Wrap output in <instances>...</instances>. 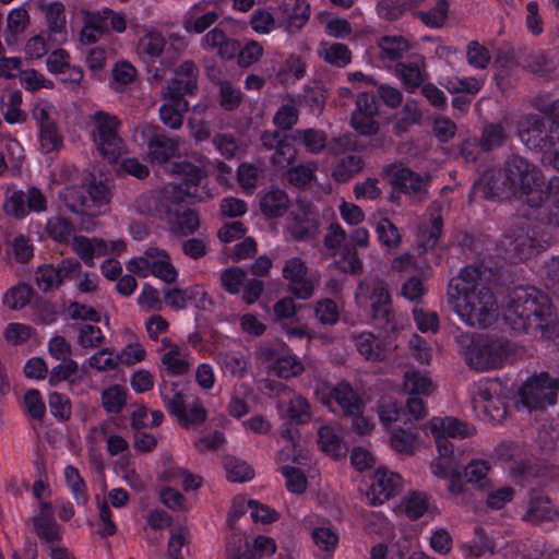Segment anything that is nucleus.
Returning a JSON list of instances; mask_svg holds the SVG:
<instances>
[{
    "mask_svg": "<svg viewBox=\"0 0 559 559\" xmlns=\"http://www.w3.org/2000/svg\"><path fill=\"white\" fill-rule=\"evenodd\" d=\"M214 168L215 165L206 158L186 162L182 167L176 164L173 170L185 175L186 181L139 195L133 203V210L174 235L193 234L200 227V219L195 211L185 206L183 198L198 202L212 199L215 193L200 185Z\"/></svg>",
    "mask_w": 559,
    "mask_h": 559,
    "instance_id": "1",
    "label": "nucleus"
},
{
    "mask_svg": "<svg viewBox=\"0 0 559 559\" xmlns=\"http://www.w3.org/2000/svg\"><path fill=\"white\" fill-rule=\"evenodd\" d=\"M448 298L457 317L469 326L485 328L498 317L497 300L481 282L477 266H465L451 278Z\"/></svg>",
    "mask_w": 559,
    "mask_h": 559,
    "instance_id": "2",
    "label": "nucleus"
},
{
    "mask_svg": "<svg viewBox=\"0 0 559 559\" xmlns=\"http://www.w3.org/2000/svg\"><path fill=\"white\" fill-rule=\"evenodd\" d=\"M502 316L511 329L527 332L535 338L557 336L558 325L550 300L534 287L515 288L503 307Z\"/></svg>",
    "mask_w": 559,
    "mask_h": 559,
    "instance_id": "3",
    "label": "nucleus"
},
{
    "mask_svg": "<svg viewBox=\"0 0 559 559\" xmlns=\"http://www.w3.org/2000/svg\"><path fill=\"white\" fill-rule=\"evenodd\" d=\"M542 188L543 177L538 169L524 158L513 156L506 163L501 187L488 194L501 199L516 197L536 206L543 201Z\"/></svg>",
    "mask_w": 559,
    "mask_h": 559,
    "instance_id": "4",
    "label": "nucleus"
},
{
    "mask_svg": "<svg viewBox=\"0 0 559 559\" xmlns=\"http://www.w3.org/2000/svg\"><path fill=\"white\" fill-rule=\"evenodd\" d=\"M461 354L466 364L480 371L503 367L511 358V344L499 337L479 335L474 338L462 336Z\"/></svg>",
    "mask_w": 559,
    "mask_h": 559,
    "instance_id": "5",
    "label": "nucleus"
},
{
    "mask_svg": "<svg viewBox=\"0 0 559 559\" xmlns=\"http://www.w3.org/2000/svg\"><path fill=\"white\" fill-rule=\"evenodd\" d=\"M316 395L328 407H332L333 402H336L345 415L353 417L352 427L356 433L365 436L372 431L373 423L361 416L362 403L349 383L340 382L331 385L322 382L317 386Z\"/></svg>",
    "mask_w": 559,
    "mask_h": 559,
    "instance_id": "6",
    "label": "nucleus"
},
{
    "mask_svg": "<svg viewBox=\"0 0 559 559\" xmlns=\"http://www.w3.org/2000/svg\"><path fill=\"white\" fill-rule=\"evenodd\" d=\"M119 121L116 117L98 111L91 116L88 130L98 152L109 162H116L126 153L123 140L118 135Z\"/></svg>",
    "mask_w": 559,
    "mask_h": 559,
    "instance_id": "7",
    "label": "nucleus"
},
{
    "mask_svg": "<svg viewBox=\"0 0 559 559\" xmlns=\"http://www.w3.org/2000/svg\"><path fill=\"white\" fill-rule=\"evenodd\" d=\"M356 300L360 306H366L369 300L374 318L384 320L392 333H397L407 325V318L403 314L390 318V295L382 284L373 280L359 284Z\"/></svg>",
    "mask_w": 559,
    "mask_h": 559,
    "instance_id": "8",
    "label": "nucleus"
},
{
    "mask_svg": "<svg viewBox=\"0 0 559 559\" xmlns=\"http://www.w3.org/2000/svg\"><path fill=\"white\" fill-rule=\"evenodd\" d=\"M559 392V380L542 372L530 377L521 386L520 405L518 406L532 411L544 409L557 401Z\"/></svg>",
    "mask_w": 559,
    "mask_h": 559,
    "instance_id": "9",
    "label": "nucleus"
},
{
    "mask_svg": "<svg viewBox=\"0 0 559 559\" xmlns=\"http://www.w3.org/2000/svg\"><path fill=\"white\" fill-rule=\"evenodd\" d=\"M132 140L138 145L147 144V158L152 164H165L176 155L179 141L167 138L159 128L151 123H141L132 131Z\"/></svg>",
    "mask_w": 559,
    "mask_h": 559,
    "instance_id": "10",
    "label": "nucleus"
},
{
    "mask_svg": "<svg viewBox=\"0 0 559 559\" xmlns=\"http://www.w3.org/2000/svg\"><path fill=\"white\" fill-rule=\"evenodd\" d=\"M500 391L501 383L498 380L481 379L476 382L471 391L474 409L492 421L504 419L507 411Z\"/></svg>",
    "mask_w": 559,
    "mask_h": 559,
    "instance_id": "11",
    "label": "nucleus"
},
{
    "mask_svg": "<svg viewBox=\"0 0 559 559\" xmlns=\"http://www.w3.org/2000/svg\"><path fill=\"white\" fill-rule=\"evenodd\" d=\"M127 269L141 277L154 275L166 283L174 282L178 275L167 252L157 248H150L143 255L130 259Z\"/></svg>",
    "mask_w": 559,
    "mask_h": 559,
    "instance_id": "12",
    "label": "nucleus"
},
{
    "mask_svg": "<svg viewBox=\"0 0 559 559\" xmlns=\"http://www.w3.org/2000/svg\"><path fill=\"white\" fill-rule=\"evenodd\" d=\"M257 360L267 373L286 380L304 371V365L295 354L290 352H280L269 346L259 348Z\"/></svg>",
    "mask_w": 559,
    "mask_h": 559,
    "instance_id": "13",
    "label": "nucleus"
},
{
    "mask_svg": "<svg viewBox=\"0 0 559 559\" xmlns=\"http://www.w3.org/2000/svg\"><path fill=\"white\" fill-rule=\"evenodd\" d=\"M282 275L288 290L298 299H309L318 285V277L309 274L306 263L297 257L285 261Z\"/></svg>",
    "mask_w": 559,
    "mask_h": 559,
    "instance_id": "14",
    "label": "nucleus"
},
{
    "mask_svg": "<svg viewBox=\"0 0 559 559\" xmlns=\"http://www.w3.org/2000/svg\"><path fill=\"white\" fill-rule=\"evenodd\" d=\"M438 454L429 463L432 476L448 480V489L453 495H460L464 490L461 480L459 461L454 455V447L436 445Z\"/></svg>",
    "mask_w": 559,
    "mask_h": 559,
    "instance_id": "15",
    "label": "nucleus"
},
{
    "mask_svg": "<svg viewBox=\"0 0 559 559\" xmlns=\"http://www.w3.org/2000/svg\"><path fill=\"white\" fill-rule=\"evenodd\" d=\"M425 429L432 436L436 445L441 447H454L450 439H464L475 433L472 426L450 416L431 418Z\"/></svg>",
    "mask_w": 559,
    "mask_h": 559,
    "instance_id": "16",
    "label": "nucleus"
},
{
    "mask_svg": "<svg viewBox=\"0 0 559 559\" xmlns=\"http://www.w3.org/2000/svg\"><path fill=\"white\" fill-rule=\"evenodd\" d=\"M47 200L41 191L35 187L26 192L9 189L5 194L4 211L17 218L25 217L29 212H43L46 210Z\"/></svg>",
    "mask_w": 559,
    "mask_h": 559,
    "instance_id": "17",
    "label": "nucleus"
},
{
    "mask_svg": "<svg viewBox=\"0 0 559 559\" xmlns=\"http://www.w3.org/2000/svg\"><path fill=\"white\" fill-rule=\"evenodd\" d=\"M72 248L87 266H94V259L108 254H120L126 250V243L120 240L106 242L98 238L74 237Z\"/></svg>",
    "mask_w": 559,
    "mask_h": 559,
    "instance_id": "18",
    "label": "nucleus"
},
{
    "mask_svg": "<svg viewBox=\"0 0 559 559\" xmlns=\"http://www.w3.org/2000/svg\"><path fill=\"white\" fill-rule=\"evenodd\" d=\"M158 352L162 370L167 374L183 376L190 370L193 362L192 357L169 337L160 340Z\"/></svg>",
    "mask_w": 559,
    "mask_h": 559,
    "instance_id": "19",
    "label": "nucleus"
},
{
    "mask_svg": "<svg viewBox=\"0 0 559 559\" xmlns=\"http://www.w3.org/2000/svg\"><path fill=\"white\" fill-rule=\"evenodd\" d=\"M402 485L401 476L385 467H379L372 475V481L367 492L370 504H382L393 497Z\"/></svg>",
    "mask_w": 559,
    "mask_h": 559,
    "instance_id": "20",
    "label": "nucleus"
},
{
    "mask_svg": "<svg viewBox=\"0 0 559 559\" xmlns=\"http://www.w3.org/2000/svg\"><path fill=\"white\" fill-rule=\"evenodd\" d=\"M378 112L376 98L367 93L358 95L356 108L350 118L353 129L361 135H371L378 131L374 117Z\"/></svg>",
    "mask_w": 559,
    "mask_h": 559,
    "instance_id": "21",
    "label": "nucleus"
},
{
    "mask_svg": "<svg viewBox=\"0 0 559 559\" xmlns=\"http://www.w3.org/2000/svg\"><path fill=\"white\" fill-rule=\"evenodd\" d=\"M197 69L192 62H183L176 74V78L171 79L166 88L163 91V96L166 100L179 102L187 95L193 94L195 88Z\"/></svg>",
    "mask_w": 559,
    "mask_h": 559,
    "instance_id": "22",
    "label": "nucleus"
},
{
    "mask_svg": "<svg viewBox=\"0 0 559 559\" xmlns=\"http://www.w3.org/2000/svg\"><path fill=\"white\" fill-rule=\"evenodd\" d=\"M81 264L76 260H63L58 267L43 265L36 272V283L43 290H49L57 287L67 277H71L79 272Z\"/></svg>",
    "mask_w": 559,
    "mask_h": 559,
    "instance_id": "23",
    "label": "nucleus"
},
{
    "mask_svg": "<svg viewBox=\"0 0 559 559\" xmlns=\"http://www.w3.org/2000/svg\"><path fill=\"white\" fill-rule=\"evenodd\" d=\"M33 530L38 538L46 544L56 545L61 538L59 525L53 518L52 506L39 502V512L32 519Z\"/></svg>",
    "mask_w": 559,
    "mask_h": 559,
    "instance_id": "24",
    "label": "nucleus"
},
{
    "mask_svg": "<svg viewBox=\"0 0 559 559\" xmlns=\"http://www.w3.org/2000/svg\"><path fill=\"white\" fill-rule=\"evenodd\" d=\"M209 1H199L188 9L183 17V27L187 32L203 33L219 17V13L210 9Z\"/></svg>",
    "mask_w": 559,
    "mask_h": 559,
    "instance_id": "25",
    "label": "nucleus"
},
{
    "mask_svg": "<svg viewBox=\"0 0 559 559\" xmlns=\"http://www.w3.org/2000/svg\"><path fill=\"white\" fill-rule=\"evenodd\" d=\"M278 12L286 31L294 33L304 27L310 17V4L306 0H282Z\"/></svg>",
    "mask_w": 559,
    "mask_h": 559,
    "instance_id": "26",
    "label": "nucleus"
},
{
    "mask_svg": "<svg viewBox=\"0 0 559 559\" xmlns=\"http://www.w3.org/2000/svg\"><path fill=\"white\" fill-rule=\"evenodd\" d=\"M356 346L359 354L370 361L384 360L396 348L394 341H379L371 333L366 332L358 335Z\"/></svg>",
    "mask_w": 559,
    "mask_h": 559,
    "instance_id": "27",
    "label": "nucleus"
},
{
    "mask_svg": "<svg viewBox=\"0 0 559 559\" xmlns=\"http://www.w3.org/2000/svg\"><path fill=\"white\" fill-rule=\"evenodd\" d=\"M201 46L205 50H213L223 59H233L239 50V41L228 37L224 31L214 27L201 39Z\"/></svg>",
    "mask_w": 559,
    "mask_h": 559,
    "instance_id": "28",
    "label": "nucleus"
},
{
    "mask_svg": "<svg viewBox=\"0 0 559 559\" xmlns=\"http://www.w3.org/2000/svg\"><path fill=\"white\" fill-rule=\"evenodd\" d=\"M385 174L391 183L405 193L420 192L426 185L425 178L401 165L386 167Z\"/></svg>",
    "mask_w": 559,
    "mask_h": 559,
    "instance_id": "29",
    "label": "nucleus"
},
{
    "mask_svg": "<svg viewBox=\"0 0 559 559\" xmlns=\"http://www.w3.org/2000/svg\"><path fill=\"white\" fill-rule=\"evenodd\" d=\"M281 441L284 443L277 453L280 462L304 464L308 460V453L299 444V432L295 428L285 427L281 431Z\"/></svg>",
    "mask_w": 559,
    "mask_h": 559,
    "instance_id": "30",
    "label": "nucleus"
},
{
    "mask_svg": "<svg viewBox=\"0 0 559 559\" xmlns=\"http://www.w3.org/2000/svg\"><path fill=\"white\" fill-rule=\"evenodd\" d=\"M319 223L311 210H300L288 218L287 231L297 240H306L317 235Z\"/></svg>",
    "mask_w": 559,
    "mask_h": 559,
    "instance_id": "31",
    "label": "nucleus"
},
{
    "mask_svg": "<svg viewBox=\"0 0 559 559\" xmlns=\"http://www.w3.org/2000/svg\"><path fill=\"white\" fill-rule=\"evenodd\" d=\"M46 19L48 24V40L52 45H61L67 41L66 16L63 5L59 2L46 7Z\"/></svg>",
    "mask_w": 559,
    "mask_h": 559,
    "instance_id": "32",
    "label": "nucleus"
},
{
    "mask_svg": "<svg viewBox=\"0 0 559 559\" xmlns=\"http://www.w3.org/2000/svg\"><path fill=\"white\" fill-rule=\"evenodd\" d=\"M318 448L334 459L344 455L345 449L342 443L338 428L332 425H322L319 427Z\"/></svg>",
    "mask_w": 559,
    "mask_h": 559,
    "instance_id": "33",
    "label": "nucleus"
},
{
    "mask_svg": "<svg viewBox=\"0 0 559 559\" xmlns=\"http://www.w3.org/2000/svg\"><path fill=\"white\" fill-rule=\"evenodd\" d=\"M85 373V368L80 367L74 360L63 359L61 364L51 369L49 383L53 386L62 381H67L69 384H76L83 381Z\"/></svg>",
    "mask_w": 559,
    "mask_h": 559,
    "instance_id": "34",
    "label": "nucleus"
},
{
    "mask_svg": "<svg viewBox=\"0 0 559 559\" xmlns=\"http://www.w3.org/2000/svg\"><path fill=\"white\" fill-rule=\"evenodd\" d=\"M259 205L265 216L277 217L283 215L287 210L288 198L283 190L271 188L260 194Z\"/></svg>",
    "mask_w": 559,
    "mask_h": 559,
    "instance_id": "35",
    "label": "nucleus"
},
{
    "mask_svg": "<svg viewBox=\"0 0 559 559\" xmlns=\"http://www.w3.org/2000/svg\"><path fill=\"white\" fill-rule=\"evenodd\" d=\"M22 93L19 90H7L0 96V109L7 122L25 121V112L21 109Z\"/></svg>",
    "mask_w": 559,
    "mask_h": 559,
    "instance_id": "36",
    "label": "nucleus"
},
{
    "mask_svg": "<svg viewBox=\"0 0 559 559\" xmlns=\"http://www.w3.org/2000/svg\"><path fill=\"white\" fill-rule=\"evenodd\" d=\"M87 194L88 197L84 198L85 214L98 215L104 213L109 202V186L103 181L91 183Z\"/></svg>",
    "mask_w": 559,
    "mask_h": 559,
    "instance_id": "37",
    "label": "nucleus"
},
{
    "mask_svg": "<svg viewBox=\"0 0 559 559\" xmlns=\"http://www.w3.org/2000/svg\"><path fill=\"white\" fill-rule=\"evenodd\" d=\"M373 226L380 247L386 252H394L402 241L399 228L386 217L377 221Z\"/></svg>",
    "mask_w": 559,
    "mask_h": 559,
    "instance_id": "38",
    "label": "nucleus"
},
{
    "mask_svg": "<svg viewBox=\"0 0 559 559\" xmlns=\"http://www.w3.org/2000/svg\"><path fill=\"white\" fill-rule=\"evenodd\" d=\"M311 537L320 551V559H332L338 544V534L331 526H318L313 528Z\"/></svg>",
    "mask_w": 559,
    "mask_h": 559,
    "instance_id": "39",
    "label": "nucleus"
},
{
    "mask_svg": "<svg viewBox=\"0 0 559 559\" xmlns=\"http://www.w3.org/2000/svg\"><path fill=\"white\" fill-rule=\"evenodd\" d=\"M408 40L402 36L389 35L379 40L380 58L383 61H396L409 50Z\"/></svg>",
    "mask_w": 559,
    "mask_h": 559,
    "instance_id": "40",
    "label": "nucleus"
},
{
    "mask_svg": "<svg viewBox=\"0 0 559 559\" xmlns=\"http://www.w3.org/2000/svg\"><path fill=\"white\" fill-rule=\"evenodd\" d=\"M318 53L325 62L338 68H344L352 61L350 50L340 43L322 41Z\"/></svg>",
    "mask_w": 559,
    "mask_h": 559,
    "instance_id": "41",
    "label": "nucleus"
},
{
    "mask_svg": "<svg viewBox=\"0 0 559 559\" xmlns=\"http://www.w3.org/2000/svg\"><path fill=\"white\" fill-rule=\"evenodd\" d=\"M165 38L155 31L144 34L139 40L138 53L146 62L154 61L164 50Z\"/></svg>",
    "mask_w": 559,
    "mask_h": 559,
    "instance_id": "42",
    "label": "nucleus"
},
{
    "mask_svg": "<svg viewBox=\"0 0 559 559\" xmlns=\"http://www.w3.org/2000/svg\"><path fill=\"white\" fill-rule=\"evenodd\" d=\"M404 391L409 395H430L435 389L426 372L409 370L404 374Z\"/></svg>",
    "mask_w": 559,
    "mask_h": 559,
    "instance_id": "43",
    "label": "nucleus"
},
{
    "mask_svg": "<svg viewBox=\"0 0 559 559\" xmlns=\"http://www.w3.org/2000/svg\"><path fill=\"white\" fill-rule=\"evenodd\" d=\"M389 443L399 453L412 454L418 447V435L408 427L394 429L390 435Z\"/></svg>",
    "mask_w": 559,
    "mask_h": 559,
    "instance_id": "44",
    "label": "nucleus"
},
{
    "mask_svg": "<svg viewBox=\"0 0 559 559\" xmlns=\"http://www.w3.org/2000/svg\"><path fill=\"white\" fill-rule=\"evenodd\" d=\"M104 334L102 330L87 322H80L75 325V342L76 345L84 349H92L102 344Z\"/></svg>",
    "mask_w": 559,
    "mask_h": 559,
    "instance_id": "45",
    "label": "nucleus"
},
{
    "mask_svg": "<svg viewBox=\"0 0 559 559\" xmlns=\"http://www.w3.org/2000/svg\"><path fill=\"white\" fill-rule=\"evenodd\" d=\"M188 109V103L179 99V102L167 100L159 108V118L162 122L171 129H179L183 122V114Z\"/></svg>",
    "mask_w": 559,
    "mask_h": 559,
    "instance_id": "46",
    "label": "nucleus"
},
{
    "mask_svg": "<svg viewBox=\"0 0 559 559\" xmlns=\"http://www.w3.org/2000/svg\"><path fill=\"white\" fill-rule=\"evenodd\" d=\"M217 362L223 372L231 377H242L247 372L248 360L247 357L240 352H225L222 353Z\"/></svg>",
    "mask_w": 559,
    "mask_h": 559,
    "instance_id": "47",
    "label": "nucleus"
},
{
    "mask_svg": "<svg viewBox=\"0 0 559 559\" xmlns=\"http://www.w3.org/2000/svg\"><path fill=\"white\" fill-rule=\"evenodd\" d=\"M442 222L441 218L432 217L428 223H425L418 230L417 239L418 246L423 252L432 249L441 235Z\"/></svg>",
    "mask_w": 559,
    "mask_h": 559,
    "instance_id": "48",
    "label": "nucleus"
},
{
    "mask_svg": "<svg viewBox=\"0 0 559 559\" xmlns=\"http://www.w3.org/2000/svg\"><path fill=\"white\" fill-rule=\"evenodd\" d=\"M28 23V13L25 8L12 9L7 19L5 43L13 44L16 36L24 32Z\"/></svg>",
    "mask_w": 559,
    "mask_h": 559,
    "instance_id": "49",
    "label": "nucleus"
},
{
    "mask_svg": "<svg viewBox=\"0 0 559 559\" xmlns=\"http://www.w3.org/2000/svg\"><path fill=\"white\" fill-rule=\"evenodd\" d=\"M400 507L412 520H416L430 511L427 496L419 492H412L404 497Z\"/></svg>",
    "mask_w": 559,
    "mask_h": 559,
    "instance_id": "50",
    "label": "nucleus"
},
{
    "mask_svg": "<svg viewBox=\"0 0 559 559\" xmlns=\"http://www.w3.org/2000/svg\"><path fill=\"white\" fill-rule=\"evenodd\" d=\"M164 406L174 417L185 406V395L174 382L164 383L159 388Z\"/></svg>",
    "mask_w": 559,
    "mask_h": 559,
    "instance_id": "51",
    "label": "nucleus"
},
{
    "mask_svg": "<svg viewBox=\"0 0 559 559\" xmlns=\"http://www.w3.org/2000/svg\"><path fill=\"white\" fill-rule=\"evenodd\" d=\"M206 415V409L202 404L195 402L187 407L183 406L175 417L181 427L190 429L204 423Z\"/></svg>",
    "mask_w": 559,
    "mask_h": 559,
    "instance_id": "52",
    "label": "nucleus"
},
{
    "mask_svg": "<svg viewBox=\"0 0 559 559\" xmlns=\"http://www.w3.org/2000/svg\"><path fill=\"white\" fill-rule=\"evenodd\" d=\"M225 471L228 480L234 483L249 481L254 477L253 468L245 461L237 457H227Z\"/></svg>",
    "mask_w": 559,
    "mask_h": 559,
    "instance_id": "53",
    "label": "nucleus"
},
{
    "mask_svg": "<svg viewBox=\"0 0 559 559\" xmlns=\"http://www.w3.org/2000/svg\"><path fill=\"white\" fill-rule=\"evenodd\" d=\"M189 532L186 528H177L171 531L168 540V559H186L189 554L188 548Z\"/></svg>",
    "mask_w": 559,
    "mask_h": 559,
    "instance_id": "54",
    "label": "nucleus"
},
{
    "mask_svg": "<svg viewBox=\"0 0 559 559\" xmlns=\"http://www.w3.org/2000/svg\"><path fill=\"white\" fill-rule=\"evenodd\" d=\"M364 167V160L358 155H350L343 158L333 169L331 176L337 181H345L352 178Z\"/></svg>",
    "mask_w": 559,
    "mask_h": 559,
    "instance_id": "55",
    "label": "nucleus"
},
{
    "mask_svg": "<svg viewBox=\"0 0 559 559\" xmlns=\"http://www.w3.org/2000/svg\"><path fill=\"white\" fill-rule=\"evenodd\" d=\"M557 512L546 498H536L532 500L526 519L531 522L542 523L550 521L556 516Z\"/></svg>",
    "mask_w": 559,
    "mask_h": 559,
    "instance_id": "56",
    "label": "nucleus"
},
{
    "mask_svg": "<svg viewBox=\"0 0 559 559\" xmlns=\"http://www.w3.org/2000/svg\"><path fill=\"white\" fill-rule=\"evenodd\" d=\"M286 415L297 424L308 423L311 419V407L307 399L301 395H294L288 402Z\"/></svg>",
    "mask_w": 559,
    "mask_h": 559,
    "instance_id": "57",
    "label": "nucleus"
},
{
    "mask_svg": "<svg viewBox=\"0 0 559 559\" xmlns=\"http://www.w3.org/2000/svg\"><path fill=\"white\" fill-rule=\"evenodd\" d=\"M448 2L445 0H438L430 11H419L416 14L425 25L431 28H438L444 25L448 17Z\"/></svg>",
    "mask_w": 559,
    "mask_h": 559,
    "instance_id": "58",
    "label": "nucleus"
},
{
    "mask_svg": "<svg viewBox=\"0 0 559 559\" xmlns=\"http://www.w3.org/2000/svg\"><path fill=\"white\" fill-rule=\"evenodd\" d=\"M250 540L240 534H233L226 544L227 559H253Z\"/></svg>",
    "mask_w": 559,
    "mask_h": 559,
    "instance_id": "59",
    "label": "nucleus"
},
{
    "mask_svg": "<svg viewBox=\"0 0 559 559\" xmlns=\"http://www.w3.org/2000/svg\"><path fill=\"white\" fill-rule=\"evenodd\" d=\"M38 141L40 150L44 154H51L58 152L63 146L62 136L58 132L56 124L40 128Z\"/></svg>",
    "mask_w": 559,
    "mask_h": 559,
    "instance_id": "60",
    "label": "nucleus"
},
{
    "mask_svg": "<svg viewBox=\"0 0 559 559\" xmlns=\"http://www.w3.org/2000/svg\"><path fill=\"white\" fill-rule=\"evenodd\" d=\"M127 391L124 386L115 384L105 389L102 394L104 408L109 413H118L126 403Z\"/></svg>",
    "mask_w": 559,
    "mask_h": 559,
    "instance_id": "61",
    "label": "nucleus"
},
{
    "mask_svg": "<svg viewBox=\"0 0 559 559\" xmlns=\"http://www.w3.org/2000/svg\"><path fill=\"white\" fill-rule=\"evenodd\" d=\"M489 464L483 460H473L464 468V474L468 483L478 487H486L489 483L487 474Z\"/></svg>",
    "mask_w": 559,
    "mask_h": 559,
    "instance_id": "62",
    "label": "nucleus"
},
{
    "mask_svg": "<svg viewBox=\"0 0 559 559\" xmlns=\"http://www.w3.org/2000/svg\"><path fill=\"white\" fill-rule=\"evenodd\" d=\"M396 75L409 92L417 88L424 81L420 68L415 64H399L396 67Z\"/></svg>",
    "mask_w": 559,
    "mask_h": 559,
    "instance_id": "63",
    "label": "nucleus"
},
{
    "mask_svg": "<svg viewBox=\"0 0 559 559\" xmlns=\"http://www.w3.org/2000/svg\"><path fill=\"white\" fill-rule=\"evenodd\" d=\"M263 52L264 49L260 43L255 40H249L245 43L243 46L239 45V50L236 53L237 63L240 67H250L261 59Z\"/></svg>",
    "mask_w": 559,
    "mask_h": 559,
    "instance_id": "64",
    "label": "nucleus"
}]
</instances>
